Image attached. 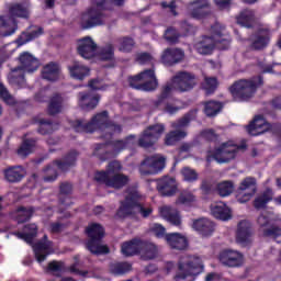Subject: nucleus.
Segmentation results:
<instances>
[{
  "label": "nucleus",
  "instance_id": "obj_1",
  "mask_svg": "<svg viewBox=\"0 0 281 281\" xmlns=\"http://www.w3.org/2000/svg\"><path fill=\"white\" fill-rule=\"evenodd\" d=\"M70 125L76 133H95V131H101L103 139H111L113 135L122 133V126L109 122V112L106 111L94 115L89 123L78 120L71 122Z\"/></svg>",
  "mask_w": 281,
  "mask_h": 281
},
{
  "label": "nucleus",
  "instance_id": "obj_2",
  "mask_svg": "<svg viewBox=\"0 0 281 281\" xmlns=\"http://www.w3.org/2000/svg\"><path fill=\"white\" fill-rule=\"evenodd\" d=\"M38 234V226L36 224H27L24 227L23 233H14V236L20 240H24L27 245H32L33 251L37 262H45L47 256L54 254V244L47 239V235H44L43 239L34 244V238Z\"/></svg>",
  "mask_w": 281,
  "mask_h": 281
},
{
  "label": "nucleus",
  "instance_id": "obj_3",
  "mask_svg": "<svg viewBox=\"0 0 281 281\" xmlns=\"http://www.w3.org/2000/svg\"><path fill=\"white\" fill-rule=\"evenodd\" d=\"M143 218H148L153 214V207L139 204V193L137 188L132 187L125 192V201L121 203L116 212L117 218H134L137 220L138 215Z\"/></svg>",
  "mask_w": 281,
  "mask_h": 281
},
{
  "label": "nucleus",
  "instance_id": "obj_4",
  "mask_svg": "<svg viewBox=\"0 0 281 281\" xmlns=\"http://www.w3.org/2000/svg\"><path fill=\"white\" fill-rule=\"evenodd\" d=\"M20 67L14 68L8 75V81L18 89L25 87V76L23 74H34L41 63L31 53L24 52L19 57Z\"/></svg>",
  "mask_w": 281,
  "mask_h": 281
},
{
  "label": "nucleus",
  "instance_id": "obj_5",
  "mask_svg": "<svg viewBox=\"0 0 281 281\" xmlns=\"http://www.w3.org/2000/svg\"><path fill=\"white\" fill-rule=\"evenodd\" d=\"M211 36H203L202 40L195 43L194 48L198 54L207 55L214 52V47L221 43L228 45L229 43V33L225 30L221 23H215L211 27Z\"/></svg>",
  "mask_w": 281,
  "mask_h": 281
},
{
  "label": "nucleus",
  "instance_id": "obj_6",
  "mask_svg": "<svg viewBox=\"0 0 281 281\" xmlns=\"http://www.w3.org/2000/svg\"><path fill=\"white\" fill-rule=\"evenodd\" d=\"M203 261L199 257L184 255L178 261V273L175 276V281H195L196 277L203 273Z\"/></svg>",
  "mask_w": 281,
  "mask_h": 281
},
{
  "label": "nucleus",
  "instance_id": "obj_7",
  "mask_svg": "<svg viewBox=\"0 0 281 281\" xmlns=\"http://www.w3.org/2000/svg\"><path fill=\"white\" fill-rule=\"evenodd\" d=\"M93 7L87 9L79 18V25L82 30H91L98 25H104L108 21L106 13H104L105 0H92Z\"/></svg>",
  "mask_w": 281,
  "mask_h": 281
},
{
  "label": "nucleus",
  "instance_id": "obj_8",
  "mask_svg": "<svg viewBox=\"0 0 281 281\" xmlns=\"http://www.w3.org/2000/svg\"><path fill=\"white\" fill-rule=\"evenodd\" d=\"M119 170H122V165L119 161H112L105 171H98L94 179L98 183H103L108 188L120 190V188H124L128 183V177L117 173Z\"/></svg>",
  "mask_w": 281,
  "mask_h": 281
},
{
  "label": "nucleus",
  "instance_id": "obj_9",
  "mask_svg": "<svg viewBox=\"0 0 281 281\" xmlns=\"http://www.w3.org/2000/svg\"><path fill=\"white\" fill-rule=\"evenodd\" d=\"M262 85V77H254L251 79H240L229 87V92L235 102H245L254 98L256 89Z\"/></svg>",
  "mask_w": 281,
  "mask_h": 281
},
{
  "label": "nucleus",
  "instance_id": "obj_10",
  "mask_svg": "<svg viewBox=\"0 0 281 281\" xmlns=\"http://www.w3.org/2000/svg\"><path fill=\"white\" fill-rule=\"evenodd\" d=\"M27 16H30V11L25 4H13L9 9L8 15L0 16V34L2 36H12L18 30L15 18L27 19Z\"/></svg>",
  "mask_w": 281,
  "mask_h": 281
},
{
  "label": "nucleus",
  "instance_id": "obj_11",
  "mask_svg": "<svg viewBox=\"0 0 281 281\" xmlns=\"http://www.w3.org/2000/svg\"><path fill=\"white\" fill-rule=\"evenodd\" d=\"M78 159V151L72 150L61 160L53 161L50 165L44 169V181L45 183H52L58 179V170L60 172H67L69 168H74L76 166V161Z\"/></svg>",
  "mask_w": 281,
  "mask_h": 281
},
{
  "label": "nucleus",
  "instance_id": "obj_12",
  "mask_svg": "<svg viewBox=\"0 0 281 281\" xmlns=\"http://www.w3.org/2000/svg\"><path fill=\"white\" fill-rule=\"evenodd\" d=\"M127 82L132 89L137 91H155L159 87L155 68L146 69L138 75L128 77Z\"/></svg>",
  "mask_w": 281,
  "mask_h": 281
},
{
  "label": "nucleus",
  "instance_id": "obj_13",
  "mask_svg": "<svg viewBox=\"0 0 281 281\" xmlns=\"http://www.w3.org/2000/svg\"><path fill=\"white\" fill-rule=\"evenodd\" d=\"M87 236L90 237V240L87 243V249L95 256L102 254H109V247L102 245V238H104V228L100 224H90L86 228Z\"/></svg>",
  "mask_w": 281,
  "mask_h": 281
},
{
  "label": "nucleus",
  "instance_id": "obj_14",
  "mask_svg": "<svg viewBox=\"0 0 281 281\" xmlns=\"http://www.w3.org/2000/svg\"><path fill=\"white\" fill-rule=\"evenodd\" d=\"M245 145L238 146L232 142L223 143L213 151H209L207 161L215 159L217 164H228L232 159H236L239 150H243Z\"/></svg>",
  "mask_w": 281,
  "mask_h": 281
},
{
  "label": "nucleus",
  "instance_id": "obj_15",
  "mask_svg": "<svg viewBox=\"0 0 281 281\" xmlns=\"http://www.w3.org/2000/svg\"><path fill=\"white\" fill-rule=\"evenodd\" d=\"M196 85H199L196 75L189 71H179L171 78V83H167L166 87H172V91L175 89L180 93H186L192 91Z\"/></svg>",
  "mask_w": 281,
  "mask_h": 281
},
{
  "label": "nucleus",
  "instance_id": "obj_16",
  "mask_svg": "<svg viewBox=\"0 0 281 281\" xmlns=\"http://www.w3.org/2000/svg\"><path fill=\"white\" fill-rule=\"evenodd\" d=\"M164 168H166V157L161 154H155L145 157L138 166V171L143 177H147L148 175H159Z\"/></svg>",
  "mask_w": 281,
  "mask_h": 281
},
{
  "label": "nucleus",
  "instance_id": "obj_17",
  "mask_svg": "<svg viewBox=\"0 0 281 281\" xmlns=\"http://www.w3.org/2000/svg\"><path fill=\"white\" fill-rule=\"evenodd\" d=\"M132 146H135V136H128L124 140L99 144L94 148V155L104 161L108 158L106 156H102L104 150H111L112 155H117V153H122V150H126V148H131Z\"/></svg>",
  "mask_w": 281,
  "mask_h": 281
},
{
  "label": "nucleus",
  "instance_id": "obj_18",
  "mask_svg": "<svg viewBox=\"0 0 281 281\" xmlns=\"http://www.w3.org/2000/svg\"><path fill=\"white\" fill-rule=\"evenodd\" d=\"M170 93H172V87L165 86L154 105L169 115H175V113L181 111V105H179V100L170 99Z\"/></svg>",
  "mask_w": 281,
  "mask_h": 281
},
{
  "label": "nucleus",
  "instance_id": "obj_19",
  "mask_svg": "<svg viewBox=\"0 0 281 281\" xmlns=\"http://www.w3.org/2000/svg\"><path fill=\"white\" fill-rule=\"evenodd\" d=\"M166 127L164 124H156L147 127L138 139V145L142 148H150V146H155L157 144L159 137L164 135Z\"/></svg>",
  "mask_w": 281,
  "mask_h": 281
},
{
  "label": "nucleus",
  "instance_id": "obj_20",
  "mask_svg": "<svg viewBox=\"0 0 281 281\" xmlns=\"http://www.w3.org/2000/svg\"><path fill=\"white\" fill-rule=\"evenodd\" d=\"M256 179L246 178L240 182L236 191V200L238 203H247L251 201L254 194H256Z\"/></svg>",
  "mask_w": 281,
  "mask_h": 281
},
{
  "label": "nucleus",
  "instance_id": "obj_21",
  "mask_svg": "<svg viewBox=\"0 0 281 281\" xmlns=\"http://www.w3.org/2000/svg\"><path fill=\"white\" fill-rule=\"evenodd\" d=\"M236 243L240 247H249L254 243V231H251V223L243 220L237 225Z\"/></svg>",
  "mask_w": 281,
  "mask_h": 281
},
{
  "label": "nucleus",
  "instance_id": "obj_22",
  "mask_svg": "<svg viewBox=\"0 0 281 281\" xmlns=\"http://www.w3.org/2000/svg\"><path fill=\"white\" fill-rule=\"evenodd\" d=\"M77 52L85 60H91L98 54V44L90 36L82 37L77 42Z\"/></svg>",
  "mask_w": 281,
  "mask_h": 281
},
{
  "label": "nucleus",
  "instance_id": "obj_23",
  "mask_svg": "<svg viewBox=\"0 0 281 281\" xmlns=\"http://www.w3.org/2000/svg\"><path fill=\"white\" fill-rule=\"evenodd\" d=\"M210 12V2L207 0H196L188 5V13L192 19H205Z\"/></svg>",
  "mask_w": 281,
  "mask_h": 281
},
{
  "label": "nucleus",
  "instance_id": "obj_24",
  "mask_svg": "<svg viewBox=\"0 0 281 281\" xmlns=\"http://www.w3.org/2000/svg\"><path fill=\"white\" fill-rule=\"evenodd\" d=\"M246 130L247 133L256 137L258 135H262V133H267V131H271V124L265 120V116L256 115L254 121L246 126Z\"/></svg>",
  "mask_w": 281,
  "mask_h": 281
},
{
  "label": "nucleus",
  "instance_id": "obj_25",
  "mask_svg": "<svg viewBox=\"0 0 281 281\" xmlns=\"http://www.w3.org/2000/svg\"><path fill=\"white\" fill-rule=\"evenodd\" d=\"M220 262L225 267H240L245 262L243 254L236 250H223L220 254Z\"/></svg>",
  "mask_w": 281,
  "mask_h": 281
},
{
  "label": "nucleus",
  "instance_id": "obj_26",
  "mask_svg": "<svg viewBox=\"0 0 281 281\" xmlns=\"http://www.w3.org/2000/svg\"><path fill=\"white\" fill-rule=\"evenodd\" d=\"M184 56L186 54L179 48H167L162 52L160 60L162 65L172 67V65H177V63H181Z\"/></svg>",
  "mask_w": 281,
  "mask_h": 281
},
{
  "label": "nucleus",
  "instance_id": "obj_27",
  "mask_svg": "<svg viewBox=\"0 0 281 281\" xmlns=\"http://www.w3.org/2000/svg\"><path fill=\"white\" fill-rule=\"evenodd\" d=\"M157 190L162 196H173L177 193V181L171 177L157 180Z\"/></svg>",
  "mask_w": 281,
  "mask_h": 281
},
{
  "label": "nucleus",
  "instance_id": "obj_28",
  "mask_svg": "<svg viewBox=\"0 0 281 281\" xmlns=\"http://www.w3.org/2000/svg\"><path fill=\"white\" fill-rule=\"evenodd\" d=\"M68 71L74 80H83L85 78H88V76H91V68L80 61H72L68 65Z\"/></svg>",
  "mask_w": 281,
  "mask_h": 281
},
{
  "label": "nucleus",
  "instance_id": "obj_29",
  "mask_svg": "<svg viewBox=\"0 0 281 281\" xmlns=\"http://www.w3.org/2000/svg\"><path fill=\"white\" fill-rule=\"evenodd\" d=\"M100 104V95L93 92L79 93V106L83 111H93Z\"/></svg>",
  "mask_w": 281,
  "mask_h": 281
},
{
  "label": "nucleus",
  "instance_id": "obj_30",
  "mask_svg": "<svg viewBox=\"0 0 281 281\" xmlns=\"http://www.w3.org/2000/svg\"><path fill=\"white\" fill-rule=\"evenodd\" d=\"M159 215L161 216V218H165L167 223L176 225V227H179V225H181V215L179 214V211H177V209H173L172 206H161L159 209Z\"/></svg>",
  "mask_w": 281,
  "mask_h": 281
},
{
  "label": "nucleus",
  "instance_id": "obj_31",
  "mask_svg": "<svg viewBox=\"0 0 281 281\" xmlns=\"http://www.w3.org/2000/svg\"><path fill=\"white\" fill-rule=\"evenodd\" d=\"M269 45V30H261L250 37V49L260 50Z\"/></svg>",
  "mask_w": 281,
  "mask_h": 281
},
{
  "label": "nucleus",
  "instance_id": "obj_32",
  "mask_svg": "<svg viewBox=\"0 0 281 281\" xmlns=\"http://www.w3.org/2000/svg\"><path fill=\"white\" fill-rule=\"evenodd\" d=\"M139 256L142 260H155L159 256V247L150 241H140Z\"/></svg>",
  "mask_w": 281,
  "mask_h": 281
},
{
  "label": "nucleus",
  "instance_id": "obj_33",
  "mask_svg": "<svg viewBox=\"0 0 281 281\" xmlns=\"http://www.w3.org/2000/svg\"><path fill=\"white\" fill-rule=\"evenodd\" d=\"M192 227L195 232H199L201 236H212V234H214V222L205 217L193 221Z\"/></svg>",
  "mask_w": 281,
  "mask_h": 281
},
{
  "label": "nucleus",
  "instance_id": "obj_34",
  "mask_svg": "<svg viewBox=\"0 0 281 281\" xmlns=\"http://www.w3.org/2000/svg\"><path fill=\"white\" fill-rule=\"evenodd\" d=\"M211 214L214 218L220 221H229L232 218V211L227 207V204L217 202L211 205Z\"/></svg>",
  "mask_w": 281,
  "mask_h": 281
},
{
  "label": "nucleus",
  "instance_id": "obj_35",
  "mask_svg": "<svg viewBox=\"0 0 281 281\" xmlns=\"http://www.w3.org/2000/svg\"><path fill=\"white\" fill-rule=\"evenodd\" d=\"M43 34V27L40 26H32L26 32H23L20 37L16 40L18 47H22V45H26V43H30L31 41H34V38H38V36H42Z\"/></svg>",
  "mask_w": 281,
  "mask_h": 281
},
{
  "label": "nucleus",
  "instance_id": "obj_36",
  "mask_svg": "<svg viewBox=\"0 0 281 281\" xmlns=\"http://www.w3.org/2000/svg\"><path fill=\"white\" fill-rule=\"evenodd\" d=\"M42 78L49 82H56L60 78V66L56 63L46 64L42 69Z\"/></svg>",
  "mask_w": 281,
  "mask_h": 281
},
{
  "label": "nucleus",
  "instance_id": "obj_37",
  "mask_svg": "<svg viewBox=\"0 0 281 281\" xmlns=\"http://www.w3.org/2000/svg\"><path fill=\"white\" fill-rule=\"evenodd\" d=\"M166 240L171 249L183 250L188 248V239L179 233H171L166 235Z\"/></svg>",
  "mask_w": 281,
  "mask_h": 281
},
{
  "label": "nucleus",
  "instance_id": "obj_38",
  "mask_svg": "<svg viewBox=\"0 0 281 281\" xmlns=\"http://www.w3.org/2000/svg\"><path fill=\"white\" fill-rule=\"evenodd\" d=\"M25 175V169L21 166L10 167L4 170V177L9 183H19Z\"/></svg>",
  "mask_w": 281,
  "mask_h": 281
},
{
  "label": "nucleus",
  "instance_id": "obj_39",
  "mask_svg": "<svg viewBox=\"0 0 281 281\" xmlns=\"http://www.w3.org/2000/svg\"><path fill=\"white\" fill-rule=\"evenodd\" d=\"M142 249V239H132L127 243H124L122 245L121 251L123 256H136V254H139Z\"/></svg>",
  "mask_w": 281,
  "mask_h": 281
},
{
  "label": "nucleus",
  "instance_id": "obj_40",
  "mask_svg": "<svg viewBox=\"0 0 281 281\" xmlns=\"http://www.w3.org/2000/svg\"><path fill=\"white\" fill-rule=\"evenodd\" d=\"M34 214L33 207H19L15 211L11 213L12 218L16 221L18 223H25L29 220L32 218V215Z\"/></svg>",
  "mask_w": 281,
  "mask_h": 281
},
{
  "label": "nucleus",
  "instance_id": "obj_41",
  "mask_svg": "<svg viewBox=\"0 0 281 281\" xmlns=\"http://www.w3.org/2000/svg\"><path fill=\"white\" fill-rule=\"evenodd\" d=\"M65 108V99L60 94H55L48 104V113L49 115H58V113L63 112Z\"/></svg>",
  "mask_w": 281,
  "mask_h": 281
},
{
  "label": "nucleus",
  "instance_id": "obj_42",
  "mask_svg": "<svg viewBox=\"0 0 281 281\" xmlns=\"http://www.w3.org/2000/svg\"><path fill=\"white\" fill-rule=\"evenodd\" d=\"M236 21L241 27H251L255 21L254 12L249 9L243 10L239 15L236 16Z\"/></svg>",
  "mask_w": 281,
  "mask_h": 281
},
{
  "label": "nucleus",
  "instance_id": "obj_43",
  "mask_svg": "<svg viewBox=\"0 0 281 281\" xmlns=\"http://www.w3.org/2000/svg\"><path fill=\"white\" fill-rule=\"evenodd\" d=\"M273 200V190L267 189L262 192L261 195L255 199V207L256 210H262V207H266L267 203L269 201Z\"/></svg>",
  "mask_w": 281,
  "mask_h": 281
},
{
  "label": "nucleus",
  "instance_id": "obj_44",
  "mask_svg": "<svg viewBox=\"0 0 281 281\" xmlns=\"http://www.w3.org/2000/svg\"><path fill=\"white\" fill-rule=\"evenodd\" d=\"M196 201V195L192 191H182L179 198L176 200L177 205H193Z\"/></svg>",
  "mask_w": 281,
  "mask_h": 281
},
{
  "label": "nucleus",
  "instance_id": "obj_45",
  "mask_svg": "<svg viewBox=\"0 0 281 281\" xmlns=\"http://www.w3.org/2000/svg\"><path fill=\"white\" fill-rule=\"evenodd\" d=\"M187 135L188 133H186V131H179V130L172 131L166 135L165 144L167 146H175L177 142L183 139Z\"/></svg>",
  "mask_w": 281,
  "mask_h": 281
},
{
  "label": "nucleus",
  "instance_id": "obj_46",
  "mask_svg": "<svg viewBox=\"0 0 281 281\" xmlns=\"http://www.w3.org/2000/svg\"><path fill=\"white\" fill-rule=\"evenodd\" d=\"M221 109H223V104L216 101H209L204 105V113L207 117H214V115H218L221 113Z\"/></svg>",
  "mask_w": 281,
  "mask_h": 281
},
{
  "label": "nucleus",
  "instance_id": "obj_47",
  "mask_svg": "<svg viewBox=\"0 0 281 281\" xmlns=\"http://www.w3.org/2000/svg\"><path fill=\"white\" fill-rule=\"evenodd\" d=\"M131 270V263L128 262H114L110 266V271L113 276H124Z\"/></svg>",
  "mask_w": 281,
  "mask_h": 281
},
{
  "label": "nucleus",
  "instance_id": "obj_48",
  "mask_svg": "<svg viewBox=\"0 0 281 281\" xmlns=\"http://www.w3.org/2000/svg\"><path fill=\"white\" fill-rule=\"evenodd\" d=\"M37 123L40 124L38 133L41 135H49V133H54V131L58 128V125L53 124L45 119L38 120Z\"/></svg>",
  "mask_w": 281,
  "mask_h": 281
},
{
  "label": "nucleus",
  "instance_id": "obj_49",
  "mask_svg": "<svg viewBox=\"0 0 281 281\" xmlns=\"http://www.w3.org/2000/svg\"><path fill=\"white\" fill-rule=\"evenodd\" d=\"M218 87V80L214 77H205L202 88L204 89L206 95H212L216 88Z\"/></svg>",
  "mask_w": 281,
  "mask_h": 281
},
{
  "label": "nucleus",
  "instance_id": "obj_50",
  "mask_svg": "<svg viewBox=\"0 0 281 281\" xmlns=\"http://www.w3.org/2000/svg\"><path fill=\"white\" fill-rule=\"evenodd\" d=\"M194 115H196V111H192V112L186 114L180 120H178L171 124L172 128H177V130L186 128V126H188V124H190V122H192V119L194 117Z\"/></svg>",
  "mask_w": 281,
  "mask_h": 281
},
{
  "label": "nucleus",
  "instance_id": "obj_51",
  "mask_svg": "<svg viewBox=\"0 0 281 281\" xmlns=\"http://www.w3.org/2000/svg\"><path fill=\"white\" fill-rule=\"evenodd\" d=\"M217 192L220 196H229L234 192V182L223 181L217 184Z\"/></svg>",
  "mask_w": 281,
  "mask_h": 281
},
{
  "label": "nucleus",
  "instance_id": "obj_52",
  "mask_svg": "<svg viewBox=\"0 0 281 281\" xmlns=\"http://www.w3.org/2000/svg\"><path fill=\"white\" fill-rule=\"evenodd\" d=\"M35 143L33 139H26L22 143L21 147L18 149L19 157H27L34 150Z\"/></svg>",
  "mask_w": 281,
  "mask_h": 281
},
{
  "label": "nucleus",
  "instance_id": "obj_53",
  "mask_svg": "<svg viewBox=\"0 0 281 281\" xmlns=\"http://www.w3.org/2000/svg\"><path fill=\"white\" fill-rule=\"evenodd\" d=\"M135 47V41L131 37L119 38V49L120 52H131Z\"/></svg>",
  "mask_w": 281,
  "mask_h": 281
},
{
  "label": "nucleus",
  "instance_id": "obj_54",
  "mask_svg": "<svg viewBox=\"0 0 281 281\" xmlns=\"http://www.w3.org/2000/svg\"><path fill=\"white\" fill-rule=\"evenodd\" d=\"M0 98L5 104H16V99L10 94V91H8V88H5L2 82H0Z\"/></svg>",
  "mask_w": 281,
  "mask_h": 281
},
{
  "label": "nucleus",
  "instance_id": "obj_55",
  "mask_svg": "<svg viewBox=\"0 0 281 281\" xmlns=\"http://www.w3.org/2000/svg\"><path fill=\"white\" fill-rule=\"evenodd\" d=\"M181 175H182L183 179L186 181H188L189 183H192V182L196 181V179H199V173H196V171L190 167L182 168Z\"/></svg>",
  "mask_w": 281,
  "mask_h": 281
},
{
  "label": "nucleus",
  "instance_id": "obj_56",
  "mask_svg": "<svg viewBox=\"0 0 281 281\" xmlns=\"http://www.w3.org/2000/svg\"><path fill=\"white\" fill-rule=\"evenodd\" d=\"M47 271L54 276H60L65 271V263L61 261H52L48 263Z\"/></svg>",
  "mask_w": 281,
  "mask_h": 281
},
{
  "label": "nucleus",
  "instance_id": "obj_57",
  "mask_svg": "<svg viewBox=\"0 0 281 281\" xmlns=\"http://www.w3.org/2000/svg\"><path fill=\"white\" fill-rule=\"evenodd\" d=\"M138 65H155V58L149 53H140L136 56Z\"/></svg>",
  "mask_w": 281,
  "mask_h": 281
},
{
  "label": "nucleus",
  "instance_id": "obj_58",
  "mask_svg": "<svg viewBox=\"0 0 281 281\" xmlns=\"http://www.w3.org/2000/svg\"><path fill=\"white\" fill-rule=\"evenodd\" d=\"M180 36H181V34H179L177 32V30H175L172 27L167 29L166 32H165V38L171 45H173V43H177V41H179Z\"/></svg>",
  "mask_w": 281,
  "mask_h": 281
},
{
  "label": "nucleus",
  "instance_id": "obj_59",
  "mask_svg": "<svg viewBox=\"0 0 281 281\" xmlns=\"http://www.w3.org/2000/svg\"><path fill=\"white\" fill-rule=\"evenodd\" d=\"M113 56H114V50H113V45L111 44L103 47L100 52L101 60H113Z\"/></svg>",
  "mask_w": 281,
  "mask_h": 281
},
{
  "label": "nucleus",
  "instance_id": "obj_60",
  "mask_svg": "<svg viewBox=\"0 0 281 281\" xmlns=\"http://www.w3.org/2000/svg\"><path fill=\"white\" fill-rule=\"evenodd\" d=\"M271 221H273V214L272 213H268V212H263L257 220L258 225H260L261 227H267L269 225V223H271Z\"/></svg>",
  "mask_w": 281,
  "mask_h": 281
},
{
  "label": "nucleus",
  "instance_id": "obj_61",
  "mask_svg": "<svg viewBox=\"0 0 281 281\" xmlns=\"http://www.w3.org/2000/svg\"><path fill=\"white\" fill-rule=\"evenodd\" d=\"M149 232L157 238H164V236H166V228L160 224H153L149 228Z\"/></svg>",
  "mask_w": 281,
  "mask_h": 281
},
{
  "label": "nucleus",
  "instance_id": "obj_62",
  "mask_svg": "<svg viewBox=\"0 0 281 281\" xmlns=\"http://www.w3.org/2000/svg\"><path fill=\"white\" fill-rule=\"evenodd\" d=\"M263 236H268L269 238H278V236H281V228L278 226H271V228L263 232Z\"/></svg>",
  "mask_w": 281,
  "mask_h": 281
},
{
  "label": "nucleus",
  "instance_id": "obj_63",
  "mask_svg": "<svg viewBox=\"0 0 281 281\" xmlns=\"http://www.w3.org/2000/svg\"><path fill=\"white\" fill-rule=\"evenodd\" d=\"M90 89L93 91H104V85H102V80L93 79L89 82Z\"/></svg>",
  "mask_w": 281,
  "mask_h": 281
},
{
  "label": "nucleus",
  "instance_id": "obj_64",
  "mask_svg": "<svg viewBox=\"0 0 281 281\" xmlns=\"http://www.w3.org/2000/svg\"><path fill=\"white\" fill-rule=\"evenodd\" d=\"M161 8L168 9L169 12L173 14V16H177V2L171 1L170 3L168 2H161Z\"/></svg>",
  "mask_w": 281,
  "mask_h": 281
}]
</instances>
